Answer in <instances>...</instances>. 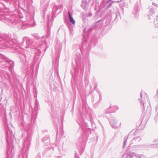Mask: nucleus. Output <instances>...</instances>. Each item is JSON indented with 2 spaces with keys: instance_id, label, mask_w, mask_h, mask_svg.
<instances>
[{
  "instance_id": "nucleus-1",
  "label": "nucleus",
  "mask_w": 158,
  "mask_h": 158,
  "mask_svg": "<svg viewBox=\"0 0 158 158\" xmlns=\"http://www.w3.org/2000/svg\"><path fill=\"white\" fill-rule=\"evenodd\" d=\"M68 15L69 16V19L70 20V21L73 24H75V20H74V19H73L72 17H71V15L70 14V13L69 12H68Z\"/></svg>"
}]
</instances>
